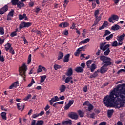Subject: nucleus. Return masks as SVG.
<instances>
[{"mask_svg":"<svg viewBox=\"0 0 125 125\" xmlns=\"http://www.w3.org/2000/svg\"><path fill=\"white\" fill-rule=\"evenodd\" d=\"M87 118H91V119H94L95 117V114L94 113H92L90 114L89 113H87Z\"/></svg>","mask_w":125,"mask_h":125,"instance_id":"a878e982","label":"nucleus"},{"mask_svg":"<svg viewBox=\"0 0 125 125\" xmlns=\"http://www.w3.org/2000/svg\"><path fill=\"white\" fill-rule=\"evenodd\" d=\"M62 125H72V121H71V120H70L63 121L62 122Z\"/></svg>","mask_w":125,"mask_h":125,"instance_id":"f3484780","label":"nucleus"},{"mask_svg":"<svg viewBox=\"0 0 125 125\" xmlns=\"http://www.w3.org/2000/svg\"><path fill=\"white\" fill-rule=\"evenodd\" d=\"M73 75V69L72 68H69L68 69V70L66 73V75L68 76H71Z\"/></svg>","mask_w":125,"mask_h":125,"instance_id":"b1692460","label":"nucleus"},{"mask_svg":"<svg viewBox=\"0 0 125 125\" xmlns=\"http://www.w3.org/2000/svg\"><path fill=\"white\" fill-rule=\"evenodd\" d=\"M75 71L77 73H83V69L81 67H78L75 69Z\"/></svg>","mask_w":125,"mask_h":125,"instance_id":"5701e85b","label":"nucleus"},{"mask_svg":"<svg viewBox=\"0 0 125 125\" xmlns=\"http://www.w3.org/2000/svg\"><path fill=\"white\" fill-rule=\"evenodd\" d=\"M55 70H58L59 69H61V66L57 65V64H55L54 66Z\"/></svg>","mask_w":125,"mask_h":125,"instance_id":"09e8293b","label":"nucleus"},{"mask_svg":"<svg viewBox=\"0 0 125 125\" xmlns=\"http://www.w3.org/2000/svg\"><path fill=\"white\" fill-rule=\"evenodd\" d=\"M0 35H4V29L3 27H0Z\"/></svg>","mask_w":125,"mask_h":125,"instance_id":"8fccbe9b","label":"nucleus"},{"mask_svg":"<svg viewBox=\"0 0 125 125\" xmlns=\"http://www.w3.org/2000/svg\"><path fill=\"white\" fill-rule=\"evenodd\" d=\"M68 3H69V0H64L63 6H64V7H66Z\"/></svg>","mask_w":125,"mask_h":125,"instance_id":"6e6d98bb","label":"nucleus"},{"mask_svg":"<svg viewBox=\"0 0 125 125\" xmlns=\"http://www.w3.org/2000/svg\"><path fill=\"white\" fill-rule=\"evenodd\" d=\"M88 104H89V102H88V101H86L84 103H83V106L88 105Z\"/></svg>","mask_w":125,"mask_h":125,"instance_id":"052dcab7","label":"nucleus"},{"mask_svg":"<svg viewBox=\"0 0 125 125\" xmlns=\"http://www.w3.org/2000/svg\"><path fill=\"white\" fill-rule=\"evenodd\" d=\"M27 70V65L25 63L23 64L22 66L20 68V75H21L23 79L26 78V71Z\"/></svg>","mask_w":125,"mask_h":125,"instance_id":"7ed1b4c3","label":"nucleus"},{"mask_svg":"<svg viewBox=\"0 0 125 125\" xmlns=\"http://www.w3.org/2000/svg\"><path fill=\"white\" fill-rule=\"evenodd\" d=\"M32 55L29 54L28 57L27 64H29L31 63V61H32Z\"/></svg>","mask_w":125,"mask_h":125,"instance_id":"4c0bfd02","label":"nucleus"},{"mask_svg":"<svg viewBox=\"0 0 125 125\" xmlns=\"http://www.w3.org/2000/svg\"><path fill=\"white\" fill-rule=\"evenodd\" d=\"M43 125V121L42 120L38 121L36 125ZM31 125H36V120H33L31 122Z\"/></svg>","mask_w":125,"mask_h":125,"instance_id":"1a4fd4ad","label":"nucleus"},{"mask_svg":"<svg viewBox=\"0 0 125 125\" xmlns=\"http://www.w3.org/2000/svg\"><path fill=\"white\" fill-rule=\"evenodd\" d=\"M69 58H70V54H67L64 56L63 62H69Z\"/></svg>","mask_w":125,"mask_h":125,"instance_id":"6ab92c4d","label":"nucleus"},{"mask_svg":"<svg viewBox=\"0 0 125 125\" xmlns=\"http://www.w3.org/2000/svg\"><path fill=\"white\" fill-rule=\"evenodd\" d=\"M113 35L110 34L109 36H107L106 37V40L107 41H110V40H112L113 39Z\"/></svg>","mask_w":125,"mask_h":125,"instance_id":"a19ab883","label":"nucleus"},{"mask_svg":"<svg viewBox=\"0 0 125 125\" xmlns=\"http://www.w3.org/2000/svg\"><path fill=\"white\" fill-rule=\"evenodd\" d=\"M110 34H111V32L109 30H106L105 31L104 34L103 36V37L104 38H105V37H106V36H109Z\"/></svg>","mask_w":125,"mask_h":125,"instance_id":"2f4dec72","label":"nucleus"},{"mask_svg":"<svg viewBox=\"0 0 125 125\" xmlns=\"http://www.w3.org/2000/svg\"><path fill=\"white\" fill-rule=\"evenodd\" d=\"M99 15V10H96L95 11V13H94V16L95 17H98V15Z\"/></svg>","mask_w":125,"mask_h":125,"instance_id":"3c124183","label":"nucleus"},{"mask_svg":"<svg viewBox=\"0 0 125 125\" xmlns=\"http://www.w3.org/2000/svg\"><path fill=\"white\" fill-rule=\"evenodd\" d=\"M91 63H92V60H88L86 62V65L87 66V68H90V65H91Z\"/></svg>","mask_w":125,"mask_h":125,"instance_id":"e433bc0d","label":"nucleus"},{"mask_svg":"<svg viewBox=\"0 0 125 125\" xmlns=\"http://www.w3.org/2000/svg\"><path fill=\"white\" fill-rule=\"evenodd\" d=\"M98 71H95L93 75L90 76V78L91 79L92 78H96V77H97V76H98Z\"/></svg>","mask_w":125,"mask_h":125,"instance_id":"72a5a7b5","label":"nucleus"},{"mask_svg":"<svg viewBox=\"0 0 125 125\" xmlns=\"http://www.w3.org/2000/svg\"><path fill=\"white\" fill-rule=\"evenodd\" d=\"M125 34L123 33L122 35L120 36H118L116 37V39L118 42H123L124 41V39H125Z\"/></svg>","mask_w":125,"mask_h":125,"instance_id":"f8f14e48","label":"nucleus"},{"mask_svg":"<svg viewBox=\"0 0 125 125\" xmlns=\"http://www.w3.org/2000/svg\"><path fill=\"white\" fill-rule=\"evenodd\" d=\"M0 61H1V62H4V58L3 57V56H0Z\"/></svg>","mask_w":125,"mask_h":125,"instance_id":"680f3d73","label":"nucleus"},{"mask_svg":"<svg viewBox=\"0 0 125 125\" xmlns=\"http://www.w3.org/2000/svg\"><path fill=\"white\" fill-rule=\"evenodd\" d=\"M10 51V53H11V54L13 55L15 53L14 50L12 48H10V51Z\"/></svg>","mask_w":125,"mask_h":125,"instance_id":"bf43d9fd","label":"nucleus"},{"mask_svg":"<svg viewBox=\"0 0 125 125\" xmlns=\"http://www.w3.org/2000/svg\"><path fill=\"white\" fill-rule=\"evenodd\" d=\"M11 47V44L9 43H7L5 45V48L6 51H8V50H9V49Z\"/></svg>","mask_w":125,"mask_h":125,"instance_id":"bb28decb","label":"nucleus"},{"mask_svg":"<svg viewBox=\"0 0 125 125\" xmlns=\"http://www.w3.org/2000/svg\"><path fill=\"white\" fill-rule=\"evenodd\" d=\"M19 0H12L11 2L13 5H16L18 3Z\"/></svg>","mask_w":125,"mask_h":125,"instance_id":"ea45409f","label":"nucleus"},{"mask_svg":"<svg viewBox=\"0 0 125 125\" xmlns=\"http://www.w3.org/2000/svg\"><path fill=\"white\" fill-rule=\"evenodd\" d=\"M14 13V10L13 9L11 10L10 12L8 13V16H11V17H13Z\"/></svg>","mask_w":125,"mask_h":125,"instance_id":"58836bf2","label":"nucleus"},{"mask_svg":"<svg viewBox=\"0 0 125 125\" xmlns=\"http://www.w3.org/2000/svg\"><path fill=\"white\" fill-rule=\"evenodd\" d=\"M100 20H101V16H99L98 17H95V21L94 23L93 24V26H96V25H98V23H99Z\"/></svg>","mask_w":125,"mask_h":125,"instance_id":"9b49d317","label":"nucleus"},{"mask_svg":"<svg viewBox=\"0 0 125 125\" xmlns=\"http://www.w3.org/2000/svg\"><path fill=\"white\" fill-rule=\"evenodd\" d=\"M31 97H32V95L31 94H29V95H27V97H26L25 98H24L23 99V100H24V101H28V100L29 98H31Z\"/></svg>","mask_w":125,"mask_h":125,"instance_id":"c03bdc74","label":"nucleus"},{"mask_svg":"<svg viewBox=\"0 0 125 125\" xmlns=\"http://www.w3.org/2000/svg\"><path fill=\"white\" fill-rule=\"evenodd\" d=\"M24 24H25V28H28L29 27H30L31 25H32V23H31L30 22H24Z\"/></svg>","mask_w":125,"mask_h":125,"instance_id":"603ef678","label":"nucleus"},{"mask_svg":"<svg viewBox=\"0 0 125 125\" xmlns=\"http://www.w3.org/2000/svg\"><path fill=\"white\" fill-rule=\"evenodd\" d=\"M73 79V77L72 76L67 77L65 80V83H68L69 82L71 81V80Z\"/></svg>","mask_w":125,"mask_h":125,"instance_id":"473e14b6","label":"nucleus"},{"mask_svg":"<svg viewBox=\"0 0 125 125\" xmlns=\"http://www.w3.org/2000/svg\"><path fill=\"white\" fill-rule=\"evenodd\" d=\"M25 19V20H28V17L26 16V14H23V15L21 14L19 15V19L20 20H22V19Z\"/></svg>","mask_w":125,"mask_h":125,"instance_id":"4468645a","label":"nucleus"},{"mask_svg":"<svg viewBox=\"0 0 125 125\" xmlns=\"http://www.w3.org/2000/svg\"><path fill=\"white\" fill-rule=\"evenodd\" d=\"M100 59L103 61V63H104V65L106 66H110L112 65V62H111V58L106 57L105 56H101L100 57Z\"/></svg>","mask_w":125,"mask_h":125,"instance_id":"f03ea898","label":"nucleus"},{"mask_svg":"<svg viewBox=\"0 0 125 125\" xmlns=\"http://www.w3.org/2000/svg\"><path fill=\"white\" fill-rule=\"evenodd\" d=\"M51 101L53 102H56V101H59V98L58 96H55L51 99Z\"/></svg>","mask_w":125,"mask_h":125,"instance_id":"cd10ccee","label":"nucleus"},{"mask_svg":"<svg viewBox=\"0 0 125 125\" xmlns=\"http://www.w3.org/2000/svg\"><path fill=\"white\" fill-rule=\"evenodd\" d=\"M106 43V42H104L103 43H101L100 44V49L103 50V51H105V50L110 49V48H109L110 47V45L109 44L105 45Z\"/></svg>","mask_w":125,"mask_h":125,"instance_id":"20e7f679","label":"nucleus"},{"mask_svg":"<svg viewBox=\"0 0 125 125\" xmlns=\"http://www.w3.org/2000/svg\"><path fill=\"white\" fill-rule=\"evenodd\" d=\"M1 116L2 117V118L3 120H4L5 121H6V113L4 112H2L1 113Z\"/></svg>","mask_w":125,"mask_h":125,"instance_id":"7c9ffc66","label":"nucleus"},{"mask_svg":"<svg viewBox=\"0 0 125 125\" xmlns=\"http://www.w3.org/2000/svg\"><path fill=\"white\" fill-rule=\"evenodd\" d=\"M80 51L77 49L76 52L75 53V56H79L80 55Z\"/></svg>","mask_w":125,"mask_h":125,"instance_id":"13d9d810","label":"nucleus"},{"mask_svg":"<svg viewBox=\"0 0 125 125\" xmlns=\"http://www.w3.org/2000/svg\"><path fill=\"white\" fill-rule=\"evenodd\" d=\"M20 29H23V28H25V22H22L21 23V24L20 25L19 27Z\"/></svg>","mask_w":125,"mask_h":125,"instance_id":"37998d69","label":"nucleus"},{"mask_svg":"<svg viewBox=\"0 0 125 125\" xmlns=\"http://www.w3.org/2000/svg\"><path fill=\"white\" fill-rule=\"evenodd\" d=\"M17 5L18 8H21V7H23V6H24V3L23 2H19L17 3Z\"/></svg>","mask_w":125,"mask_h":125,"instance_id":"c85d7f7f","label":"nucleus"},{"mask_svg":"<svg viewBox=\"0 0 125 125\" xmlns=\"http://www.w3.org/2000/svg\"><path fill=\"white\" fill-rule=\"evenodd\" d=\"M40 83H43V82H44V81L45 80V79H46V75L41 76H40Z\"/></svg>","mask_w":125,"mask_h":125,"instance_id":"c756f323","label":"nucleus"},{"mask_svg":"<svg viewBox=\"0 0 125 125\" xmlns=\"http://www.w3.org/2000/svg\"><path fill=\"white\" fill-rule=\"evenodd\" d=\"M99 125H106V122H101L99 124Z\"/></svg>","mask_w":125,"mask_h":125,"instance_id":"774afa93","label":"nucleus"},{"mask_svg":"<svg viewBox=\"0 0 125 125\" xmlns=\"http://www.w3.org/2000/svg\"><path fill=\"white\" fill-rule=\"evenodd\" d=\"M64 56V54H63L62 52H60L59 54V56L58 57V60H60V59H62L63 58V57Z\"/></svg>","mask_w":125,"mask_h":125,"instance_id":"c9c22d12","label":"nucleus"},{"mask_svg":"<svg viewBox=\"0 0 125 125\" xmlns=\"http://www.w3.org/2000/svg\"><path fill=\"white\" fill-rule=\"evenodd\" d=\"M4 42V39L0 38V44H2Z\"/></svg>","mask_w":125,"mask_h":125,"instance_id":"e2e57ef3","label":"nucleus"},{"mask_svg":"<svg viewBox=\"0 0 125 125\" xmlns=\"http://www.w3.org/2000/svg\"><path fill=\"white\" fill-rule=\"evenodd\" d=\"M70 117L71 119H73V120H78V118H79V116H78V114L75 112H72L70 115Z\"/></svg>","mask_w":125,"mask_h":125,"instance_id":"ddd939ff","label":"nucleus"},{"mask_svg":"<svg viewBox=\"0 0 125 125\" xmlns=\"http://www.w3.org/2000/svg\"><path fill=\"white\" fill-rule=\"evenodd\" d=\"M114 20L115 22H116V21H118V20H119V17H118V16L117 15H113L110 18L108 19L109 22L110 23H112V24H114V23H115Z\"/></svg>","mask_w":125,"mask_h":125,"instance_id":"39448f33","label":"nucleus"},{"mask_svg":"<svg viewBox=\"0 0 125 125\" xmlns=\"http://www.w3.org/2000/svg\"><path fill=\"white\" fill-rule=\"evenodd\" d=\"M113 113H114V110L111 109L108 110L107 115L108 118H111V117H112V116L113 115Z\"/></svg>","mask_w":125,"mask_h":125,"instance_id":"412c9836","label":"nucleus"},{"mask_svg":"<svg viewBox=\"0 0 125 125\" xmlns=\"http://www.w3.org/2000/svg\"><path fill=\"white\" fill-rule=\"evenodd\" d=\"M110 49H107V50H105L104 53V55H109V53H110Z\"/></svg>","mask_w":125,"mask_h":125,"instance_id":"de8ad7c7","label":"nucleus"},{"mask_svg":"<svg viewBox=\"0 0 125 125\" xmlns=\"http://www.w3.org/2000/svg\"><path fill=\"white\" fill-rule=\"evenodd\" d=\"M17 106L18 107V109L21 111H23V110H24V108H25V105H20V103H18L17 104Z\"/></svg>","mask_w":125,"mask_h":125,"instance_id":"a211bd4d","label":"nucleus"},{"mask_svg":"<svg viewBox=\"0 0 125 125\" xmlns=\"http://www.w3.org/2000/svg\"><path fill=\"white\" fill-rule=\"evenodd\" d=\"M95 69H96V65L94 63L92 64L91 66H90V69L91 70V72L93 73Z\"/></svg>","mask_w":125,"mask_h":125,"instance_id":"aec40b11","label":"nucleus"},{"mask_svg":"<svg viewBox=\"0 0 125 125\" xmlns=\"http://www.w3.org/2000/svg\"><path fill=\"white\" fill-rule=\"evenodd\" d=\"M72 104H74V100H70L67 104L65 105L64 110H69Z\"/></svg>","mask_w":125,"mask_h":125,"instance_id":"0eeeda50","label":"nucleus"},{"mask_svg":"<svg viewBox=\"0 0 125 125\" xmlns=\"http://www.w3.org/2000/svg\"><path fill=\"white\" fill-rule=\"evenodd\" d=\"M108 25H109V23H108V21H105L104 22L103 26H104V27L106 28V27H107Z\"/></svg>","mask_w":125,"mask_h":125,"instance_id":"5fc2aeb1","label":"nucleus"},{"mask_svg":"<svg viewBox=\"0 0 125 125\" xmlns=\"http://www.w3.org/2000/svg\"><path fill=\"white\" fill-rule=\"evenodd\" d=\"M125 84H120L104 98L103 102L107 108L120 109L125 106Z\"/></svg>","mask_w":125,"mask_h":125,"instance_id":"f257e3e1","label":"nucleus"},{"mask_svg":"<svg viewBox=\"0 0 125 125\" xmlns=\"http://www.w3.org/2000/svg\"><path fill=\"white\" fill-rule=\"evenodd\" d=\"M83 90L84 92H86L87 91V86H85L83 88Z\"/></svg>","mask_w":125,"mask_h":125,"instance_id":"69168bd1","label":"nucleus"},{"mask_svg":"<svg viewBox=\"0 0 125 125\" xmlns=\"http://www.w3.org/2000/svg\"><path fill=\"white\" fill-rule=\"evenodd\" d=\"M81 66L82 68H84L85 67V63L83 62L81 63Z\"/></svg>","mask_w":125,"mask_h":125,"instance_id":"338daca9","label":"nucleus"},{"mask_svg":"<svg viewBox=\"0 0 125 125\" xmlns=\"http://www.w3.org/2000/svg\"><path fill=\"white\" fill-rule=\"evenodd\" d=\"M8 10V6L7 5H5L4 7L0 9V14H4Z\"/></svg>","mask_w":125,"mask_h":125,"instance_id":"423d86ee","label":"nucleus"},{"mask_svg":"<svg viewBox=\"0 0 125 125\" xmlns=\"http://www.w3.org/2000/svg\"><path fill=\"white\" fill-rule=\"evenodd\" d=\"M38 117H39V113L34 114H33V115L32 116V117L33 119H36V118H38Z\"/></svg>","mask_w":125,"mask_h":125,"instance_id":"4d7b16f0","label":"nucleus"},{"mask_svg":"<svg viewBox=\"0 0 125 125\" xmlns=\"http://www.w3.org/2000/svg\"><path fill=\"white\" fill-rule=\"evenodd\" d=\"M93 110V105L91 104H89L88 107V111L90 112V111H92Z\"/></svg>","mask_w":125,"mask_h":125,"instance_id":"79ce46f5","label":"nucleus"},{"mask_svg":"<svg viewBox=\"0 0 125 125\" xmlns=\"http://www.w3.org/2000/svg\"><path fill=\"white\" fill-rule=\"evenodd\" d=\"M19 83L18 82H16L13 83L10 86L9 89H13V88H16L18 86Z\"/></svg>","mask_w":125,"mask_h":125,"instance_id":"9d476101","label":"nucleus"},{"mask_svg":"<svg viewBox=\"0 0 125 125\" xmlns=\"http://www.w3.org/2000/svg\"><path fill=\"white\" fill-rule=\"evenodd\" d=\"M120 28H121L120 26L118 24H115L114 26H112L111 29L112 30H113V31H118Z\"/></svg>","mask_w":125,"mask_h":125,"instance_id":"4be33fe9","label":"nucleus"},{"mask_svg":"<svg viewBox=\"0 0 125 125\" xmlns=\"http://www.w3.org/2000/svg\"><path fill=\"white\" fill-rule=\"evenodd\" d=\"M78 114L81 118H83L84 116V112L82 111L81 110L78 111Z\"/></svg>","mask_w":125,"mask_h":125,"instance_id":"f704fd0d","label":"nucleus"},{"mask_svg":"<svg viewBox=\"0 0 125 125\" xmlns=\"http://www.w3.org/2000/svg\"><path fill=\"white\" fill-rule=\"evenodd\" d=\"M108 65L104 64L100 69V73L103 74V73H106L108 71Z\"/></svg>","mask_w":125,"mask_h":125,"instance_id":"6e6552de","label":"nucleus"},{"mask_svg":"<svg viewBox=\"0 0 125 125\" xmlns=\"http://www.w3.org/2000/svg\"><path fill=\"white\" fill-rule=\"evenodd\" d=\"M59 90L61 93L64 92V91L66 90L65 86L64 85H61V86L59 87Z\"/></svg>","mask_w":125,"mask_h":125,"instance_id":"2eb2a0df","label":"nucleus"},{"mask_svg":"<svg viewBox=\"0 0 125 125\" xmlns=\"http://www.w3.org/2000/svg\"><path fill=\"white\" fill-rule=\"evenodd\" d=\"M17 30L16 31H14L11 33V37H15L16 35H17Z\"/></svg>","mask_w":125,"mask_h":125,"instance_id":"864d4df0","label":"nucleus"},{"mask_svg":"<svg viewBox=\"0 0 125 125\" xmlns=\"http://www.w3.org/2000/svg\"><path fill=\"white\" fill-rule=\"evenodd\" d=\"M90 41V39L89 38H87L84 40H83L81 42V43L82 44H84V43H87Z\"/></svg>","mask_w":125,"mask_h":125,"instance_id":"393cba45","label":"nucleus"},{"mask_svg":"<svg viewBox=\"0 0 125 125\" xmlns=\"http://www.w3.org/2000/svg\"><path fill=\"white\" fill-rule=\"evenodd\" d=\"M42 71V66L39 65L38 69H37L38 73H41V72Z\"/></svg>","mask_w":125,"mask_h":125,"instance_id":"49530a36","label":"nucleus"},{"mask_svg":"<svg viewBox=\"0 0 125 125\" xmlns=\"http://www.w3.org/2000/svg\"><path fill=\"white\" fill-rule=\"evenodd\" d=\"M92 8H95L96 7V3H95V2H93L92 3Z\"/></svg>","mask_w":125,"mask_h":125,"instance_id":"0e129e2a","label":"nucleus"},{"mask_svg":"<svg viewBox=\"0 0 125 125\" xmlns=\"http://www.w3.org/2000/svg\"><path fill=\"white\" fill-rule=\"evenodd\" d=\"M59 26V27H61V28H66L69 26V23L67 22H62L61 23Z\"/></svg>","mask_w":125,"mask_h":125,"instance_id":"dca6fc26","label":"nucleus"},{"mask_svg":"<svg viewBox=\"0 0 125 125\" xmlns=\"http://www.w3.org/2000/svg\"><path fill=\"white\" fill-rule=\"evenodd\" d=\"M117 45H118V42L117 41H114L112 43V46H113L114 47H117Z\"/></svg>","mask_w":125,"mask_h":125,"instance_id":"a18cd8bd","label":"nucleus"}]
</instances>
